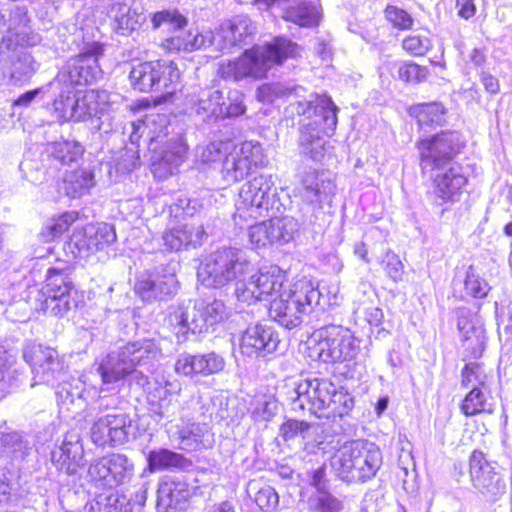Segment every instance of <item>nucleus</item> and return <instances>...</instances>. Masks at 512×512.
<instances>
[{"mask_svg":"<svg viewBox=\"0 0 512 512\" xmlns=\"http://www.w3.org/2000/svg\"><path fill=\"white\" fill-rule=\"evenodd\" d=\"M52 155L63 164H70L82 157L83 149L76 141L62 140L53 144Z\"/></svg>","mask_w":512,"mask_h":512,"instance_id":"c03bdc74","label":"nucleus"},{"mask_svg":"<svg viewBox=\"0 0 512 512\" xmlns=\"http://www.w3.org/2000/svg\"><path fill=\"white\" fill-rule=\"evenodd\" d=\"M116 238L111 225L90 223L73 231L69 245L73 247L72 252L77 256L88 257L114 243Z\"/></svg>","mask_w":512,"mask_h":512,"instance_id":"1a4fd4ad","label":"nucleus"},{"mask_svg":"<svg viewBox=\"0 0 512 512\" xmlns=\"http://www.w3.org/2000/svg\"><path fill=\"white\" fill-rule=\"evenodd\" d=\"M52 111L60 121L76 119L72 91H62L52 101Z\"/></svg>","mask_w":512,"mask_h":512,"instance_id":"49530a36","label":"nucleus"},{"mask_svg":"<svg viewBox=\"0 0 512 512\" xmlns=\"http://www.w3.org/2000/svg\"><path fill=\"white\" fill-rule=\"evenodd\" d=\"M199 365V354H182L177 358L174 369L179 375L193 377L200 375L198 370Z\"/></svg>","mask_w":512,"mask_h":512,"instance_id":"603ef678","label":"nucleus"},{"mask_svg":"<svg viewBox=\"0 0 512 512\" xmlns=\"http://www.w3.org/2000/svg\"><path fill=\"white\" fill-rule=\"evenodd\" d=\"M481 82L486 91L490 94L498 93L500 85L498 79L495 76L489 73H483L481 75Z\"/></svg>","mask_w":512,"mask_h":512,"instance_id":"69168bd1","label":"nucleus"},{"mask_svg":"<svg viewBox=\"0 0 512 512\" xmlns=\"http://www.w3.org/2000/svg\"><path fill=\"white\" fill-rule=\"evenodd\" d=\"M401 49L409 56L423 58L432 47L431 38L422 33H409L400 43Z\"/></svg>","mask_w":512,"mask_h":512,"instance_id":"58836bf2","label":"nucleus"},{"mask_svg":"<svg viewBox=\"0 0 512 512\" xmlns=\"http://www.w3.org/2000/svg\"><path fill=\"white\" fill-rule=\"evenodd\" d=\"M198 370L200 375L208 376L223 370L225 362L222 357L214 352L199 354Z\"/></svg>","mask_w":512,"mask_h":512,"instance_id":"8fccbe9b","label":"nucleus"},{"mask_svg":"<svg viewBox=\"0 0 512 512\" xmlns=\"http://www.w3.org/2000/svg\"><path fill=\"white\" fill-rule=\"evenodd\" d=\"M238 264L237 252L230 247H224L215 252L212 271L221 283L228 282L236 277Z\"/></svg>","mask_w":512,"mask_h":512,"instance_id":"c756f323","label":"nucleus"},{"mask_svg":"<svg viewBox=\"0 0 512 512\" xmlns=\"http://www.w3.org/2000/svg\"><path fill=\"white\" fill-rule=\"evenodd\" d=\"M144 124L150 136L149 150L169 163L183 161L187 153V145L181 136L169 137L168 119L165 115L155 114L154 117L146 118Z\"/></svg>","mask_w":512,"mask_h":512,"instance_id":"0eeeda50","label":"nucleus"},{"mask_svg":"<svg viewBox=\"0 0 512 512\" xmlns=\"http://www.w3.org/2000/svg\"><path fill=\"white\" fill-rule=\"evenodd\" d=\"M313 510L315 512H339L342 503L328 491L320 492V495L313 499Z\"/></svg>","mask_w":512,"mask_h":512,"instance_id":"5fc2aeb1","label":"nucleus"},{"mask_svg":"<svg viewBox=\"0 0 512 512\" xmlns=\"http://www.w3.org/2000/svg\"><path fill=\"white\" fill-rule=\"evenodd\" d=\"M407 113L420 129L435 128L445 123L447 109L442 102L431 101L412 104L407 108Z\"/></svg>","mask_w":512,"mask_h":512,"instance_id":"412c9836","label":"nucleus"},{"mask_svg":"<svg viewBox=\"0 0 512 512\" xmlns=\"http://www.w3.org/2000/svg\"><path fill=\"white\" fill-rule=\"evenodd\" d=\"M169 330L179 339L186 337L189 332V322L186 313L182 310L171 312L166 318Z\"/></svg>","mask_w":512,"mask_h":512,"instance_id":"3c124183","label":"nucleus"},{"mask_svg":"<svg viewBox=\"0 0 512 512\" xmlns=\"http://www.w3.org/2000/svg\"><path fill=\"white\" fill-rule=\"evenodd\" d=\"M291 284L287 275L280 270L258 271L237 294L242 301L251 303L270 299Z\"/></svg>","mask_w":512,"mask_h":512,"instance_id":"f8f14e48","label":"nucleus"},{"mask_svg":"<svg viewBox=\"0 0 512 512\" xmlns=\"http://www.w3.org/2000/svg\"><path fill=\"white\" fill-rule=\"evenodd\" d=\"M76 119L84 118L99 106L100 92L96 89L72 92Z\"/></svg>","mask_w":512,"mask_h":512,"instance_id":"a19ab883","label":"nucleus"},{"mask_svg":"<svg viewBox=\"0 0 512 512\" xmlns=\"http://www.w3.org/2000/svg\"><path fill=\"white\" fill-rule=\"evenodd\" d=\"M457 326L462 333V349L465 359H479L485 349V331L481 327H475L465 317H459Z\"/></svg>","mask_w":512,"mask_h":512,"instance_id":"4be33fe9","label":"nucleus"},{"mask_svg":"<svg viewBox=\"0 0 512 512\" xmlns=\"http://www.w3.org/2000/svg\"><path fill=\"white\" fill-rule=\"evenodd\" d=\"M262 176L249 180L239 191L236 202V215L242 221L248 222L263 218L268 210L269 194L264 189Z\"/></svg>","mask_w":512,"mask_h":512,"instance_id":"ddd939ff","label":"nucleus"},{"mask_svg":"<svg viewBox=\"0 0 512 512\" xmlns=\"http://www.w3.org/2000/svg\"><path fill=\"white\" fill-rule=\"evenodd\" d=\"M182 72L178 64L170 59L135 60L130 65L128 81L130 88L138 93H155L153 105L171 101L181 81Z\"/></svg>","mask_w":512,"mask_h":512,"instance_id":"f257e3e1","label":"nucleus"},{"mask_svg":"<svg viewBox=\"0 0 512 512\" xmlns=\"http://www.w3.org/2000/svg\"><path fill=\"white\" fill-rule=\"evenodd\" d=\"M89 512H124L118 493L109 491L97 494L89 503Z\"/></svg>","mask_w":512,"mask_h":512,"instance_id":"37998d69","label":"nucleus"},{"mask_svg":"<svg viewBox=\"0 0 512 512\" xmlns=\"http://www.w3.org/2000/svg\"><path fill=\"white\" fill-rule=\"evenodd\" d=\"M318 291L312 280L302 277L268 299L269 317L286 328L296 326L311 307Z\"/></svg>","mask_w":512,"mask_h":512,"instance_id":"f03ea898","label":"nucleus"},{"mask_svg":"<svg viewBox=\"0 0 512 512\" xmlns=\"http://www.w3.org/2000/svg\"><path fill=\"white\" fill-rule=\"evenodd\" d=\"M39 92L40 88H35L33 90L24 92L12 101V106L28 105L31 101H33Z\"/></svg>","mask_w":512,"mask_h":512,"instance_id":"338daca9","label":"nucleus"},{"mask_svg":"<svg viewBox=\"0 0 512 512\" xmlns=\"http://www.w3.org/2000/svg\"><path fill=\"white\" fill-rule=\"evenodd\" d=\"M456 7L458 16L465 20L474 17L477 11L475 0H456Z\"/></svg>","mask_w":512,"mask_h":512,"instance_id":"e2e57ef3","label":"nucleus"},{"mask_svg":"<svg viewBox=\"0 0 512 512\" xmlns=\"http://www.w3.org/2000/svg\"><path fill=\"white\" fill-rule=\"evenodd\" d=\"M431 177V192L441 203H453L459 200L463 189L468 184V177L460 164L447 165L435 170Z\"/></svg>","mask_w":512,"mask_h":512,"instance_id":"f3484780","label":"nucleus"},{"mask_svg":"<svg viewBox=\"0 0 512 512\" xmlns=\"http://www.w3.org/2000/svg\"><path fill=\"white\" fill-rule=\"evenodd\" d=\"M430 70L427 66L421 65L414 60L402 61L397 68L398 79L411 85H418L426 82L430 77Z\"/></svg>","mask_w":512,"mask_h":512,"instance_id":"4c0bfd02","label":"nucleus"},{"mask_svg":"<svg viewBox=\"0 0 512 512\" xmlns=\"http://www.w3.org/2000/svg\"><path fill=\"white\" fill-rule=\"evenodd\" d=\"M108 17L111 20L112 29L122 35H128L140 28L144 20L137 8L123 2L111 4Z\"/></svg>","mask_w":512,"mask_h":512,"instance_id":"aec40b11","label":"nucleus"},{"mask_svg":"<svg viewBox=\"0 0 512 512\" xmlns=\"http://www.w3.org/2000/svg\"><path fill=\"white\" fill-rule=\"evenodd\" d=\"M79 219L80 213L77 210L64 211L54 215L42 228L41 236L46 242L54 241L66 233Z\"/></svg>","mask_w":512,"mask_h":512,"instance_id":"2f4dec72","label":"nucleus"},{"mask_svg":"<svg viewBox=\"0 0 512 512\" xmlns=\"http://www.w3.org/2000/svg\"><path fill=\"white\" fill-rule=\"evenodd\" d=\"M255 45L245 49L239 56L222 61L218 65V77L225 81L239 82L243 79L254 81L267 79L260 55Z\"/></svg>","mask_w":512,"mask_h":512,"instance_id":"9d476101","label":"nucleus"},{"mask_svg":"<svg viewBox=\"0 0 512 512\" xmlns=\"http://www.w3.org/2000/svg\"><path fill=\"white\" fill-rule=\"evenodd\" d=\"M320 12L311 2H301L286 9L284 19L301 27H315L319 24Z\"/></svg>","mask_w":512,"mask_h":512,"instance_id":"72a5a7b5","label":"nucleus"},{"mask_svg":"<svg viewBox=\"0 0 512 512\" xmlns=\"http://www.w3.org/2000/svg\"><path fill=\"white\" fill-rule=\"evenodd\" d=\"M357 347L347 328L330 326L320 332L319 338L311 347L312 355L323 363H342L352 360Z\"/></svg>","mask_w":512,"mask_h":512,"instance_id":"39448f33","label":"nucleus"},{"mask_svg":"<svg viewBox=\"0 0 512 512\" xmlns=\"http://www.w3.org/2000/svg\"><path fill=\"white\" fill-rule=\"evenodd\" d=\"M103 54V45L94 42L85 51L76 55L68 69V80L72 86L88 85L96 80L99 72L98 59Z\"/></svg>","mask_w":512,"mask_h":512,"instance_id":"a211bd4d","label":"nucleus"},{"mask_svg":"<svg viewBox=\"0 0 512 512\" xmlns=\"http://www.w3.org/2000/svg\"><path fill=\"white\" fill-rule=\"evenodd\" d=\"M204 45L202 33L194 30H183L168 36L161 41L160 47L168 54L190 53Z\"/></svg>","mask_w":512,"mask_h":512,"instance_id":"b1692460","label":"nucleus"},{"mask_svg":"<svg viewBox=\"0 0 512 512\" xmlns=\"http://www.w3.org/2000/svg\"><path fill=\"white\" fill-rule=\"evenodd\" d=\"M489 372L481 362H467L461 369V386L463 388H487Z\"/></svg>","mask_w":512,"mask_h":512,"instance_id":"e433bc0d","label":"nucleus"},{"mask_svg":"<svg viewBox=\"0 0 512 512\" xmlns=\"http://www.w3.org/2000/svg\"><path fill=\"white\" fill-rule=\"evenodd\" d=\"M84 449L78 443L63 442L62 445L52 453V462L60 471L68 475H75L82 467Z\"/></svg>","mask_w":512,"mask_h":512,"instance_id":"5701e85b","label":"nucleus"},{"mask_svg":"<svg viewBox=\"0 0 512 512\" xmlns=\"http://www.w3.org/2000/svg\"><path fill=\"white\" fill-rule=\"evenodd\" d=\"M156 281L153 278V275L150 273L141 274L135 281L134 291L136 294L145 298L150 296L151 293L156 291Z\"/></svg>","mask_w":512,"mask_h":512,"instance_id":"6e6d98bb","label":"nucleus"},{"mask_svg":"<svg viewBox=\"0 0 512 512\" xmlns=\"http://www.w3.org/2000/svg\"><path fill=\"white\" fill-rule=\"evenodd\" d=\"M187 496V485L174 480L162 481L157 489V502L165 507L179 504Z\"/></svg>","mask_w":512,"mask_h":512,"instance_id":"c9c22d12","label":"nucleus"},{"mask_svg":"<svg viewBox=\"0 0 512 512\" xmlns=\"http://www.w3.org/2000/svg\"><path fill=\"white\" fill-rule=\"evenodd\" d=\"M312 427L311 422L288 417L279 425L278 435L284 442L297 438L306 439Z\"/></svg>","mask_w":512,"mask_h":512,"instance_id":"ea45409f","label":"nucleus"},{"mask_svg":"<svg viewBox=\"0 0 512 512\" xmlns=\"http://www.w3.org/2000/svg\"><path fill=\"white\" fill-rule=\"evenodd\" d=\"M335 389V384L327 378H315L308 382L306 395L312 413L322 417Z\"/></svg>","mask_w":512,"mask_h":512,"instance_id":"393cba45","label":"nucleus"},{"mask_svg":"<svg viewBox=\"0 0 512 512\" xmlns=\"http://www.w3.org/2000/svg\"><path fill=\"white\" fill-rule=\"evenodd\" d=\"M133 465L126 455L110 453L92 460L87 469L89 481L95 486L112 490L130 481Z\"/></svg>","mask_w":512,"mask_h":512,"instance_id":"423d86ee","label":"nucleus"},{"mask_svg":"<svg viewBox=\"0 0 512 512\" xmlns=\"http://www.w3.org/2000/svg\"><path fill=\"white\" fill-rule=\"evenodd\" d=\"M383 16L389 27L399 32L411 31L415 26L413 14L396 4H387L383 9Z\"/></svg>","mask_w":512,"mask_h":512,"instance_id":"f704fd0d","label":"nucleus"},{"mask_svg":"<svg viewBox=\"0 0 512 512\" xmlns=\"http://www.w3.org/2000/svg\"><path fill=\"white\" fill-rule=\"evenodd\" d=\"M189 461L182 455L166 448L151 450L147 455L148 470L151 472L170 468H183Z\"/></svg>","mask_w":512,"mask_h":512,"instance_id":"473e14b6","label":"nucleus"},{"mask_svg":"<svg viewBox=\"0 0 512 512\" xmlns=\"http://www.w3.org/2000/svg\"><path fill=\"white\" fill-rule=\"evenodd\" d=\"M420 164L430 165L431 170H440L450 165L465 146L459 132L441 130L419 138L415 144Z\"/></svg>","mask_w":512,"mask_h":512,"instance_id":"7ed1b4c3","label":"nucleus"},{"mask_svg":"<svg viewBox=\"0 0 512 512\" xmlns=\"http://www.w3.org/2000/svg\"><path fill=\"white\" fill-rule=\"evenodd\" d=\"M43 357L39 358L33 365L35 368H41L43 372L53 371L54 365L58 362L55 351L50 349L40 350Z\"/></svg>","mask_w":512,"mask_h":512,"instance_id":"680f3d73","label":"nucleus"},{"mask_svg":"<svg viewBox=\"0 0 512 512\" xmlns=\"http://www.w3.org/2000/svg\"><path fill=\"white\" fill-rule=\"evenodd\" d=\"M255 503L264 512H273L279 505V495L273 487L264 486L256 492Z\"/></svg>","mask_w":512,"mask_h":512,"instance_id":"09e8293b","label":"nucleus"},{"mask_svg":"<svg viewBox=\"0 0 512 512\" xmlns=\"http://www.w3.org/2000/svg\"><path fill=\"white\" fill-rule=\"evenodd\" d=\"M318 171H313L304 179V190L309 198H318L321 195L323 181L318 179Z\"/></svg>","mask_w":512,"mask_h":512,"instance_id":"bf43d9fd","label":"nucleus"},{"mask_svg":"<svg viewBox=\"0 0 512 512\" xmlns=\"http://www.w3.org/2000/svg\"><path fill=\"white\" fill-rule=\"evenodd\" d=\"M139 360L135 361L128 358L125 353H121L116 359H109L98 368L103 383L110 384L125 379L133 374Z\"/></svg>","mask_w":512,"mask_h":512,"instance_id":"c85d7f7f","label":"nucleus"},{"mask_svg":"<svg viewBox=\"0 0 512 512\" xmlns=\"http://www.w3.org/2000/svg\"><path fill=\"white\" fill-rule=\"evenodd\" d=\"M489 394V387L470 388L459 404L461 413L466 417L491 413L492 409L488 403Z\"/></svg>","mask_w":512,"mask_h":512,"instance_id":"7c9ffc66","label":"nucleus"},{"mask_svg":"<svg viewBox=\"0 0 512 512\" xmlns=\"http://www.w3.org/2000/svg\"><path fill=\"white\" fill-rule=\"evenodd\" d=\"M383 264V269L387 276L395 282L401 279L404 266L396 255L387 256Z\"/></svg>","mask_w":512,"mask_h":512,"instance_id":"13d9d810","label":"nucleus"},{"mask_svg":"<svg viewBox=\"0 0 512 512\" xmlns=\"http://www.w3.org/2000/svg\"><path fill=\"white\" fill-rule=\"evenodd\" d=\"M260 147L251 142H243L234 158L232 168L228 171L233 181H242L257 166Z\"/></svg>","mask_w":512,"mask_h":512,"instance_id":"cd10ccee","label":"nucleus"},{"mask_svg":"<svg viewBox=\"0 0 512 512\" xmlns=\"http://www.w3.org/2000/svg\"><path fill=\"white\" fill-rule=\"evenodd\" d=\"M68 181L75 192H83L94 185V175L87 169L77 168L70 173Z\"/></svg>","mask_w":512,"mask_h":512,"instance_id":"864d4df0","label":"nucleus"},{"mask_svg":"<svg viewBox=\"0 0 512 512\" xmlns=\"http://www.w3.org/2000/svg\"><path fill=\"white\" fill-rule=\"evenodd\" d=\"M249 239L257 248L287 242L289 233L282 218L274 217L249 227Z\"/></svg>","mask_w":512,"mask_h":512,"instance_id":"6ab92c4d","label":"nucleus"},{"mask_svg":"<svg viewBox=\"0 0 512 512\" xmlns=\"http://www.w3.org/2000/svg\"><path fill=\"white\" fill-rule=\"evenodd\" d=\"M153 29L162 25H170L174 29H182L188 24V19L178 9H163L151 15Z\"/></svg>","mask_w":512,"mask_h":512,"instance_id":"a18cd8bd","label":"nucleus"},{"mask_svg":"<svg viewBox=\"0 0 512 512\" xmlns=\"http://www.w3.org/2000/svg\"><path fill=\"white\" fill-rule=\"evenodd\" d=\"M255 47L268 77L274 67L283 66L288 61L300 58L303 50L300 44L282 34L273 36L261 45L255 44Z\"/></svg>","mask_w":512,"mask_h":512,"instance_id":"4468645a","label":"nucleus"},{"mask_svg":"<svg viewBox=\"0 0 512 512\" xmlns=\"http://www.w3.org/2000/svg\"><path fill=\"white\" fill-rule=\"evenodd\" d=\"M359 453L361 440H352L345 443L336 455L335 467L340 478L346 482H356L355 470Z\"/></svg>","mask_w":512,"mask_h":512,"instance_id":"bb28decb","label":"nucleus"},{"mask_svg":"<svg viewBox=\"0 0 512 512\" xmlns=\"http://www.w3.org/2000/svg\"><path fill=\"white\" fill-rule=\"evenodd\" d=\"M331 398L330 402H327V407L322 417H343L354 407L353 397L343 389L336 388Z\"/></svg>","mask_w":512,"mask_h":512,"instance_id":"79ce46f5","label":"nucleus"},{"mask_svg":"<svg viewBox=\"0 0 512 512\" xmlns=\"http://www.w3.org/2000/svg\"><path fill=\"white\" fill-rule=\"evenodd\" d=\"M464 289L466 294L470 297L474 299H484L491 288L487 281L477 275L474 272L473 267L470 266L466 272Z\"/></svg>","mask_w":512,"mask_h":512,"instance_id":"de8ad7c7","label":"nucleus"},{"mask_svg":"<svg viewBox=\"0 0 512 512\" xmlns=\"http://www.w3.org/2000/svg\"><path fill=\"white\" fill-rule=\"evenodd\" d=\"M308 109L314 108L312 102L306 103ZM320 108L321 115L326 124V128L322 133L313 134L311 132L310 125H306L302 128V138L300 146L306 151V153L313 159L321 158L327 149V142L322 141L323 137H330L334 134L338 118H337V106L333 102L332 98L326 94L318 95L316 98V108Z\"/></svg>","mask_w":512,"mask_h":512,"instance_id":"6e6552de","label":"nucleus"},{"mask_svg":"<svg viewBox=\"0 0 512 512\" xmlns=\"http://www.w3.org/2000/svg\"><path fill=\"white\" fill-rule=\"evenodd\" d=\"M129 426L127 415L107 414L93 422L90 439L98 447H115L127 441Z\"/></svg>","mask_w":512,"mask_h":512,"instance_id":"2eb2a0df","label":"nucleus"},{"mask_svg":"<svg viewBox=\"0 0 512 512\" xmlns=\"http://www.w3.org/2000/svg\"><path fill=\"white\" fill-rule=\"evenodd\" d=\"M468 471L473 487L482 495H492L497 498L504 493L505 482L501 474L491 466L481 450L474 449L471 452Z\"/></svg>","mask_w":512,"mask_h":512,"instance_id":"9b49d317","label":"nucleus"},{"mask_svg":"<svg viewBox=\"0 0 512 512\" xmlns=\"http://www.w3.org/2000/svg\"><path fill=\"white\" fill-rule=\"evenodd\" d=\"M71 266L50 267L40 289L38 309L51 315H63L70 309V294L74 289Z\"/></svg>","mask_w":512,"mask_h":512,"instance_id":"20e7f679","label":"nucleus"},{"mask_svg":"<svg viewBox=\"0 0 512 512\" xmlns=\"http://www.w3.org/2000/svg\"><path fill=\"white\" fill-rule=\"evenodd\" d=\"M326 468L325 465L320 466L314 470L311 474V486H313L318 492L324 491L325 485Z\"/></svg>","mask_w":512,"mask_h":512,"instance_id":"0e129e2a","label":"nucleus"},{"mask_svg":"<svg viewBox=\"0 0 512 512\" xmlns=\"http://www.w3.org/2000/svg\"><path fill=\"white\" fill-rule=\"evenodd\" d=\"M11 490V484L8 481L0 478V504L6 503L10 500Z\"/></svg>","mask_w":512,"mask_h":512,"instance_id":"774afa93","label":"nucleus"},{"mask_svg":"<svg viewBox=\"0 0 512 512\" xmlns=\"http://www.w3.org/2000/svg\"><path fill=\"white\" fill-rule=\"evenodd\" d=\"M243 97V94L239 93L236 98L230 99L228 105L222 111L223 116L228 118L242 116L246 112Z\"/></svg>","mask_w":512,"mask_h":512,"instance_id":"052dcab7","label":"nucleus"},{"mask_svg":"<svg viewBox=\"0 0 512 512\" xmlns=\"http://www.w3.org/2000/svg\"><path fill=\"white\" fill-rule=\"evenodd\" d=\"M356 482L373 478L382 464V454L378 447L361 440V453L357 456Z\"/></svg>","mask_w":512,"mask_h":512,"instance_id":"a878e982","label":"nucleus"},{"mask_svg":"<svg viewBox=\"0 0 512 512\" xmlns=\"http://www.w3.org/2000/svg\"><path fill=\"white\" fill-rule=\"evenodd\" d=\"M163 239L170 249L179 250L189 235L185 229L171 228L164 232Z\"/></svg>","mask_w":512,"mask_h":512,"instance_id":"4d7b16f0","label":"nucleus"},{"mask_svg":"<svg viewBox=\"0 0 512 512\" xmlns=\"http://www.w3.org/2000/svg\"><path fill=\"white\" fill-rule=\"evenodd\" d=\"M279 344L278 333L272 327L257 323L243 331L239 350L246 357H266L275 352Z\"/></svg>","mask_w":512,"mask_h":512,"instance_id":"dca6fc26","label":"nucleus"}]
</instances>
